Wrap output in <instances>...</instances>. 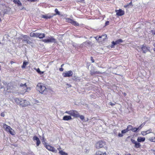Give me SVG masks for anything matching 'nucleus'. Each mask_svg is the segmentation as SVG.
Here are the masks:
<instances>
[{
  "label": "nucleus",
  "instance_id": "f257e3e1",
  "mask_svg": "<svg viewBox=\"0 0 155 155\" xmlns=\"http://www.w3.org/2000/svg\"><path fill=\"white\" fill-rule=\"evenodd\" d=\"M14 101L17 105L22 107H25L30 104L28 101L21 98H15Z\"/></svg>",
  "mask_w": 155,
  "mask_h": 155
},
{
  "label": "nucleus",
  "instance_id": "f03ea898",
  "mask_svg": "<svg viewBox=\"0 0 155 155\" xmlns=\"http://www.w3.org/2000/svg\"><path fill=\"white\" fill-rule=\"evenodd\" d=\"M37 90L40 93L42 94H45L47 92V89L45 85L41 83H38L36 86Z\"/></svg>",
  "mask_w": 155,
  "mask_h": 155
},
{
  "label": "nucleus",
  "instance_id": "7ed1b4c3",
  "mask_svg": "<svg viewBox=\"0 0 155 155\" xmlns=\"http://www.w3.org/2000/svg\"><path fill=\"white\" fill-rule=\"evenodd\" d=\"M65 113L67 114L74 118H78V117L79 113L76 110H71L68 111H66Z\"/></svg>",
  "mask_w": 155,
  "mask_h": 155
},
{
  "label": "nucleus",
  "instance_id": "20e7f679",
  "mask_svg": "<svg viewBox=\"0 0 155 155\" xmlns=\"http://www.w3.org/2000/svg\"><path fill=\"white\" fill-rule=\"evenodd\" d=\"M3 127L7 132L9 133L11 135H13L15 134L14 130L12 129L10 126H8L6 124H4Z\"/></svg>",
  "mask_w": 155,
  "mask_h": 155
},
{
  "label": "nucleus",
  "instance_id": "39448f33",
  "mask_svg": "<svg viewBox=\"0 0 155 155\" xmlns=\"http://www.w3.org/2000/svg\"><path fill=\"white\" fill-rule=\"evenodd\" d=\"M106 144V142L104 141L99 140L96 143L95 147L96 149H99L102 148Z\"/></svg>",
  "mask_w": 155,
  "mask_h": 155
},
{
  "label": "nucleus",
  "instance_id": "423d86ee",
  "mask_svg": "<svg viewBox=\"0 0 155 155\" xmlns=\"http://www.w3.org/2000/svg\"><path fill=\"white\" fill-rule=\"evenodd\" d=\"M56 41V39L52 36L48 37L47 39H44L42 40L43 42L47 43H55Z\"/></svg>",
  "mask_w": 155,
  "mask_h": 155
},
{
  "label": "nucleus",
  "instance_id": "0eeeda50",
  "mask_svg": "<svg viewBox=\"0 0 155 155\" xmlns=\"http://www.w3.org/2000/svg\"><path fill=\"white\" fill-rule=\"evenodd\" d=\"M107 38V35L106 34L102 35L99 36L98 37H96L95 38L99 42L102 43Z\"/></svg>",
  "mask_w": 155,
  "mask_h": 155
},
{
  "label": "nucleus",
  "instance_id": "6e6552de",
  "mask_svg": "<svg viewBox=\"0 0 155 155\" xmlns=\"http://www.w3.org/2000/svg\"><path fill=\"white\" fill-rule=\"evenodd\" d=\"M30 90V87H28L27 86L21 88L20 93L21 94H24L26 92H29Z\"/></svg>",
  "mask_w": 155,
  "mask_h": 155
},
{
  "label": "nucleus",
  "instance_id": "1a4fd4ad",
  "mask_svg": "<svg viewBox=\"0 0 155 155\" xmlns=\"http://www.w3.org/2000/svg\"><path fill=\"white\" fill-rule=\"evenodd\" d=\"M150 47L147 46L145 45H142L141 49L143 53H146L148 51H150Z\"/></svg>",
  "mask_w": 155,
  "mask_h": 155
},
{
  "label": "nucleus",
  "instance_id": "9d476101",
  "mask_svg": "<svg viewBox=\"0 0 155 155\" xmlns=\"http://www.w3.org/2000/svg\"><path fill=\"white\" fill-rule=\"evenodd\" d=\"M123 40L121 39H118L115 41H113L111 42L112 45L111 46V48H114V45L117 44H119L120 43L123 42Z\"/></svg>",
  "mask_w": 155,
  "mask_h": 155
},
{
  "label": "nucleus",
  "instance_id": "9b49d317",
  "mask_svg": "<svg viewBox=\"0 0 155 155\" xmlns=\"http://www.w3.org/2000/svg\"><path fill=\"white\" fill-rule=\"evenodd\" d=\"M73 74L72 71L70 70L62 74V76L65 77H71Z\"/></svg>",
  "mask_w": 155,
  "mask_h": 155
},
{
  "label": "nucleus",
  "instance_id": "f8f14e48",
  "mask_svg": "<svg viewBox=\"0 0 155 155\" xmlns=\"http://www.w3.org/2000/svg\"><path fill=\"white\" fill-rule=\"evenodd\" d=\"M22 37L23 38V41H25L27 44H30L32 43V42L29 40L28 39L29 37H28L27 35H23Z\"/></svg>",
  "mask_w": 155,
  "mask_h": 155
},
{
  "label": "nucleus",
  "instance_id": "ddd939ff",
  "mask_svg": "<svg viewBox=\"0 0 155 155\" xmlns=\"http://www.w3.org/2000/svg\"><path fill=\"white\" fill-rule=\"evenodd\" d=\"M67 21L68 22L71 23L75 26H78L79 25V24L78 23L70 18H68Z\"/></svg>",
  "mask_w": 155,
  "mask_h": 155
},
{
  "label": "nucleus",
  "instance_id": "4468645a",
  "mask_svg": "<svg viewBox=\"0 0 155 155\" xmlns=\"http://www.w3.org/2000/svg\"><path fill=\"white\" fill-rule=\"evenodd\" d=\"M115 12H116V15L118 16H121L124 14L125 12L124 11L121 9L116 10Z\"/></svg>",
  "mask_w": 155,
  "mask_h": 155
},
{
  "label": "nucleus",
  "instance_id": "2eb2a0df",
  "mask_svg": "<svg viewBox=\"0 0 155 155\" xmlns=\"http://www.w3.org/2000/svg\"><path fill=\"white\" fill-rule=\"evenodd\" d=\"M33 139L34 141H36V144L37 146H39L41 143L39 138L37 136H34L33 137Z\"/></svg>",
  "mask_w": 155,
  "mask_h": 155
},
{
  "label": "nucleus",
  "instance_id": "dca6fc26",
  "mask_svg": "<svg viewBox=\"0 0 155 155\" xmlns=\"http://www.w3.org/2000/svg\"><path fill=\"white\" fill-rule=\"evenodd\" d=\"M102 73L99 71H95L94 69H91L90 71V74L91 75L96 74H102Z\"/></svg>",
  "mask_w": 155,
  "mask_h": 155
},
{
  "label": "nucleus",
  "instance_id": "f3484780",
  "mask_svg": "<svg viewBox=\"0 0 155 155\" xmlns=\"http://www.w3.org/2000/svg\"><path fill=\"white\" fill-rule=\"evenodd\" d=\"M45 147L48 150L52 152H55L56 150L53 147L49 145H46Z\"/></svg>",
  "mask_w": 155,
  "mask_h": 155
},
{
  "label": "nucleus",
  "instance_id": "a211bd4d",
  "mask_svg": "<svg viewBox=\"0 0 155 155\" xmlns=\"http://www.w3.org/2000/svg\"><path fill=\"white\" fill-rule=\"evenodd\" d=\"M95 155H107V153L105 152L98 150L96 152Z\"/></svg>",
  "mask_w": 155,
  "mask_h": 155
},
{
  "label": "nucleus",
  "instance_id": "6ab92c4d",
  "mask_svg": "<svg viewBox=\"0 0 155 155\" xmlns=\"http://www.w3.org/2000/svg\"><path fill=\"white\" fill-rule=\"evenodd\" d=\"M72 119V117L71 116L69 115H65L63 117V120L65 121H68Z\"/></svg>",
  "mask_w": 155,
  "mask_h": 155
},
{
  "label": "nucleus",
  "instance_id": "aec40b11",
  "mask_svg": "<svg viewBox=\"0 0 155 155\" xmlns=\"http://www.w3.org/2000/svg\"><path fill=\"white\" fill-rule=\"evenodd\" d=\"M13 2L15 4H16L18 7L21 6L22 5V3L19 0H13Z\"/></svg>",
  "mask_w": 155,
  "mask_h": 155
},
{
  "label": "nucleus",
  "instance_id": "412c9836",
  "mask_svg": "<svg viewBox=\"0 0 155 155\" xmlns=\"http://www.w3.org/2000/svg\"><path fill=\"white\" fill-rule=\"evenodd\" d=\"M12 86L11 85V84H8L7 85V91L6 92L11 93L12 92Z\"/></svg>",
  "mask_w": 155,
  "mask_h": 155
},
{
  "label": "nucleus",
  "instance_id": "4be33fe9",
  "mask_svg": "<svg viewBox=\"0 0 155 155\" xmlns=\"http://www.w3.org/2000/svg\"><path fill=\"white\" fill-rule=\"evenodd\" d=\"M128 132V131L127 130V129L122 130L121 131V133H119L118 134V136L119 137H122L123 136V134H125Z\"/></svg>",
  "mask_w": 155,
  "mask_h": 155
},
{
  "label": "nucleus",
  "instance_id": "5701e85b",
  "mask_svg": "<svg viewBox=\"0 0 155 155\" xmlns=\"http://www.w3.org/2000/svg\"><path fill=\"white\" fill-rule=\"evenodd\" d=\"M37 35V37L40 39H42L45 37V34L44 33H38Z\"/></svg>",
  "mask_w": 155,
  "mask_h": 155
},
{
  "label": "nucleus",
  "instance_id": "b1692460",
  "mask_svg": "<svg viewBox=\"0 0 155 155\" xmlns=\"http://www.w3.org/2000/svg\"><path fill=\"white\" fill-rule=\"evenodd\" d=\"M145 139L144 137H138L137 139V141L138 142H144L145 140Z\"/></svg>",
  "mask_w": 155,
  "mask_h": 155
},
{
  "label": "nucleus",
  "instance_id": "393cba45",
  "mask_svg": "<svg viewBox=\"0 0 155 155\" xmlns=\"http://www.w3.org/2000/svg\"><path fill=\"white\" fill-rule=\"evenodd\" d=\"M53 17V16H51V15H42V18H45V19H49Z\"/></svg>",
  "mask_w": 155,
  "mask_h": 155
},
{
  "label": "nucleus",
  "instance_id": "a878e982",
  "mask_svg": "<svg viewBox=\"0 0 155 155\" xmlns=\"http://www.w3.org/2000/svg\"><path fill=\"white\" fill-rule=\"evenodd\" d=\"M29 63V62L26 61H23V65L21 66V68H25L27 65Z\"/></svg>",
  "mask_w": 155,
  "mask_h": 155
},
{
  "label": "nucleus",
  "instance_id": "bb28decb",
  "mask_svg": "<svg viewBox=\"0 0 155 155\" xmlns=\"http://www.w3.org/2000/svg\"><path fill=\"white\" fill-rule=\"evenodd\" d=\"M59 149L61 150V147H60L58 149V150H59V153L60 154H61V155H68L67 153L65 152H64L62 150H60Z\"/></svg>",
  "mask_w": 155,
  "mask_h": 155
},
{
  "label": "nucleus",
  "instance_id": "cd10ccee",
  "mask_svg": "<svg viewBox=\"0 0 155 155\" xmlns=\"http://www.w3.org/2000/svg\"><path fill=\"white\" fill-rule=\"evenodd\" d=\"M38 33H35L33 32H31L30 34V35L31 37H37V35Z\"/></svg>",
  "mask_w": 155,
  "mask_h": 155
},
{
  "label": "nucleus",
  "instance_id": "c85d7f7f",
  "mask_svg": "<svg viewBox=\"0 0 155 155\" xmlns=\"http://www.w3.org/2000/svg\"><path fill=\"white\" fill-rule=\"evenodd\" d=\"M135 143L134 144H135L134 147H135L138 148H139L141 146V145L139 143L137 142H135Z\"/></svg>",
  "mask_w": 155,
  "mask_h": 155
},
{
  "label": "nucleus",
  "instance_id": "c756f323",
  "mask_svg": "<svg viewBox=\"0 0 155 155\" xmlns=\"http://www.w3.org/2000/svg\"><path fill=\"white\" fill-rule=\"evenodd\" d=\"M133 126L131 125H128L127 128V129L128 131H130V130H132V129Z\"/></svg>",
  "mask_w": 155,
  "mask_h": 155
},
{
  "label": "nucleus",
  "instance_id": "7c9ffc66",
  "mask_svg": "<svg viewBox=\"0 0 155 155\" xmlns=\"http://www.w3.org/2000/svg\"><path fill=\"white\" fill-rule=\"evenodd\" d=\"M149 140L151 142H155V137H150Z\"/></svg>",
  "mask_w": 155,
  "mask_h": 155
},
{
  "label": "nucleus",
  "instance_id": "2f4dec72",
  "mask_svg": "<svg viewBox=\"0 0 155 155\" xmlns=\"http://www.w3.org/2000/svg\"><path fill=\"white\" fill-rule=\"evenodd\" d=\"M78 117H80V118L82 120H84V117L83 115H80L79 114H78Z\"/></svg>",
  "mask_w": 155,
  "mask_h": 155
},
{
  "label": "nucleus",
  "instance_id": "473e14b6",
  "mask_svg": "<svg viewBox=\"0 0 155 155\" xmlns=\"http://www.w3.org/2000/svg\"><path fill=\"white\" fill-rule=\"evenodd\" d=\"M137 130H138V129L137 128L133 127H132V131L134 132H136L137 131Z\"/></svg>",
  "mask_w": 155,
  "mask_h": 155
},
{
  "label": "nucleus",
  "instance_id": "72a5a7b5",
  "mask_svg": "<svg viewBox=\"0 0 155 155\" xmlns=\"http://www.w3.org/2000/svg\"><path fill=\"white\" fill-rule=\"evenodd\" d=\"M152 130L150 128L149 130H147L146 131V133H147V134H149L150 133H152Z\"/></svg>",
  "mask_w": 155,
  "mask_h": 155
},
{
  "label": "nucleus",
  "instance_id": "f704fd0d",
  "mask_svg": "<svg viewBox=\"0 0 155 155\" xmlns=\"http://www.w3.org/2000/svg\"><path fill=\"white\" fill-rule=\"evenodd\" d=\"M25 86H27L26 83H25L24 84L21 83L20 84V86L21 87V88L24 87H25Z\"/></svg>",
  "mask_w": 155,
  "mask_h": 155
},
{
  "label": "nucleus",
  "instance_id": "c9c22d12",
  "mask_svg": "<svg viewBox=\"0 0 155 155\" xmlns=\"http://www.w3.org/2000/svg\"><path fill=\"white\" fill-rule=\"evenodd\" d=\"M141 134L143 136H145L147 135V133H146V131H142L141 132Z\"/></svg>",
  "mask_w": 155,
  "mask_h": 155
},
{
  "label": "nucleus",
  "instance_id": "e433bc0d",
  "mask_svg": "<svg viewBox=\"0 0 155 155\" xmlns=\"http://www.w3.org/2000/svg\"><path fill=\"white\" fill-rule=\"evenodd\" d=\"M37 71L38 73H39L40 74H42L43 73V72H41L40 71L39 68H38Z\"/></svg>",
  "mask_w": 155,
  "mask_h": 155
},
{
  "label": "nucleus",
  "instance_id": "4c0bfd02",
  "mask_svg": "<svg viewBox=\"0 0 155 155\" xmlns=\"http://www.w3.org/2000/svg\"><path fill=\"white\" fill-rule=\"evenodd\" d=\"M55 12L56 13V14H58V15H59L60 14V12H59L58 11V10L57 9V8H56L55 10Z\"/></svg>",
  "mask_w": 155,
  "mask_h": 155
},
{
  "label": "nucleus",
  "instance_id": "58836bf2",
  "mask_svg": "<svg viewBox=\"0 0 155 155\" xmlns=\"http://www.w3.org/2000/svg\"><path fill=\"white\" fill-rule=\"evenodd\" d=\"M116 104V102H114V103H112V102H110L109 103V104H110V105L112 106L114 105L115 104Z\"/></svg>",
  "mask_w": 155,
  "mask_h": 155
},
{
  "label": "nucleus",
  "instance_id": "ea45409f",
  "mask_svg": "<svg viewBox=\"0 0 155 155\" xmlns=\"http://www.w3.org/2000/svg\"><path fill=\"white\" fill-rule=\"evenodd\" d=\"M151 32L152 35H155V31L154 30H152Z\"/></svg>",
  "mask_w": 155,
  "mask_h": 155
},
{
  "label": "nucleus",
  "instance_id": "a19ab883",
  "mask_svg": "<svg viewBox=\"0 0 155 155\" xmlns=\"http://www.w3.org/2000/svg\"><path fill=\"white\" fill-rule=\"evenodd\" d=\"M109 21H107L105 23V26H107L109 25Z\"/></svg>",
  "mask_w": 155,
  "mask_h": 155
},
{
  "label": "nucleus",
  "instance_id": "79ce46f5",
  "mask_svg": "<svg viewBox=\"0 0 155 155\" xmlns=\"http://www.w3.org/2000/svg\"><path fill=\"white\" fill-rule=\"evenodd\" d=\"M91 60L92 63L94 62V60L93 57H91Z\"/></svg>",
  "mask_w": 155,
  "mask_h": 155
},
{
  "label": "nucleus",
  "instance_id": "37998d69",
  "mask_svg": "<svg viewBox=\"0 0 155 155\" xmlns=\"http://www.w3.org/2000/svg\"><path fill=\"white\" fill-rule=\"evenodd\" d=\"M142 127V124L140 125L138 127H137L138 130L140 129Z\"/></svg>",
  "mask_w": 155,
  "mask_h": 155
},
{
  "label": "nucleus",
  "instance_id": "c03bdc74",
  "mask_svg": "<svg viewBox=\"0 0 155 155\" xmlns=\"http://www.w3.org/2000/svg\"><path fill=\"white\" fill-rule=\"evenodd\" d=\"M131 141L132 143L134 144L135 143V142H137V141H136L134 140L133 139H131Z\"/></svg>",
  "mask_w": 155,
  "mask_h": 155
},
{
  "label": "nucleus",
  "instance_id": "a18cd8bd",
  "mask_svg": "<svg viewBox=\"0 0 155 155\" xmlns=\"http://www.w3.org/2000/svg\"><path fill=\"white\" fill-rule=\"evenodd\" d=\"M59 70L60 71H63L64 70V69H63V68L61 67V68H59Z\"/></svg>",
  "mask_w": 155,
  "mask_h": 155
},
{
  "label": "nucleus",
  "instance_id": "49530a36",
  "mask_svg": "<svg viewBox=\"0 0 155 155\" xmlns=\"http://www.w3.org/2000/svg\"><path fill=\"white\" fill-rule=\"evenodd\" d=\"M76 0L78 2H82L83 1H84V0Z\"/></svg>",
  "mask_w": 155,
  "mask_h": 155
},
{
  "label": "nucleus",
  "instance_id": "de8ad7c7",
  "mask_svg": "<svg viewBox=\"0 0 155 155\" xmlns=\"http://www.w3.org/2000/svg\"><path fill=\"white\" fill-rule=\"evenodd\" d=\"M1 115L2 117H4L5 116V114L3 112L1 113Z\"/></svg>",
  "mask_w": 155,
  "mask_h": 155
},
{
  "label": "nucleus",
  "instance_id": "09e8293b",
  "mask_svg": "<svg viewBox=\"0 0 155 155\" xmlns=\"http://www.w3.org/2000/svg\"><path fill=\"white\" fill-rule=\"evenodd\" d=\"M129 6V5H128V4L126 5H124V7L125 8H127L128 6Z\"/></svg>",
  "mask_w": 155,
  "mask_h": 155
},
{
  "label": "nucleus",
  "instance_id": "8fccbe9b",
  "mask_svg": "<svg viewBox=\"0 0 155 155\" xmlns=\"http://www.w3.org/2000/svg\"><path fill=\"white\" fill-rule=\"evenodd\" d=\"M122 94H123L124 95V96H126V95H127V94H126V93H125V92L123 93Z\"/></svg>",
  "mask_w": 155,
  "mask_h": 155
},
{
  "label": "nucleus",
  "instance_id": "3c124183",
  "mask_svg": "<svg viewBox=\"0 0 155 155\" xmlns=\"http://www.w3.org/2000/svg\"><path fill=\"white\" fill-rule=\"evenodd\" d=\"M15 62H14L13 61H11L10 62L11 64H13V63H15Z\"/></svg>",
  "mask_w": 155,
  "mask_h": 155
},
{
  "label": "nucleus",
  "instance_id": "603ef678",
  "mask_svg": "<svg viewBox=\"0 0 155 155\" xmlns=\"http://www.w3.org/2000/svg\"><path fill=\"white\" fill-rule=\"evenodd\" d=\"M28 1L30 2H34L33 0H28Z\"/></svg>",
  "mask_w": 155,
  "mask_h": 155
},
{
  "label": "nucleus",
  "instance_id": "864d4df0",
  "mask_svg": "<svg viewBox=\"0 0 155 155\" xmlns=\"http://www.w3.org/2000/svg\"><path fill=\"white\" fill-rule=\"evenodd\" d=\"M128 5H132V2H130V3L128 4Z\"/></svg>",
  "mask_w": 155,
  "mask_h": 155
},
{
  "label": "nucleus",
  "instance_id": "5fc2aeb1",
  "mask_svg": "<svg viewBox=\"0 0 155 155\" xmlns=\"http://www.w3.org/2000/svg\"><path fill=\"white\" fill-rule=\"evenodd\" d=\"M39 0H33V2H35L36 1H38Z\"/></svg>",
  "mask_w": 155,
  "mask_h": 155
},
{
  "label": "nucleus",
  "instance_id": "6e6d98bb",
  "mask_svg": "<svg viewBox=\"0 0 155 155\" xmlns=\"http://www.w3.org/2000/svg\"><path fill=\"white\" fill-rule=\"evenodd\" d=\"M125 155H131V154L130 153L126 154Z\"/></svg>",
  "mask_w": 155,
  "mask_h": 155
},
{
  "label": "nucleus",
  "instance_id": "4d7b16f0",
  "mask_svg": "<svg viewBox=\"0 0 155 155\" xmlns=\"http://www.w3.org/2000/svg\"><path fill=\"white\" fill-rule=\"evenodd\" d=\"M23 1L25 2H26L27 1H28V0H23Z\"/></svg>",
  "mask_w": 155,
  "mask_h": 155
},
{
  "label": "nucleus",
  "instance_id": "13d9d810",
  "mask_svg": "<svg viewBox=\"0 0 155 155\" xmlns=\"http://www.w3.org/2000/svg\"><path fill=\"white\" fill-rule=\"evenodd\" d=\"M64 64H62L61 65V67H62L63 66H64Z\"/></svg>",
  "mask_w": 155,
  "mask_h": 155
},
{
  "label": "nucleus",
  "instance_id": "bf43d9fd",
  "mask_svg": "<svg viewBox=\"0 0 155 155\" xmlns=\"http://www.w3.org/2000/svg\"><path fill=\"white\" fill-rule=\"evenodd\" d=\"M24 7H22V8L21 9V10L23 9H24Z\"/></svg>",
  "mask_w": 155,
  "mask_h": 155
},
{
  "label": "nucleus",
  "instance_id": "052dcab7",
  "mask_svg": "<svg viewBox=\"0 0 155 155\" xmlns=\"http://www.w3.org/2000/svg\"><path fill=\"white\" fill-rule=\"evenodd\" d=\"M153 45V46H154L155 47V44H154Z\"/></svg>",
  "mask_w": 155,
  "mask_h": 155
},
{
  "label": "nucleus",
  "instance_id": "680f3d73",
  "mask_svg": "<svg viewBox=\"0 0 155 155\" xmlns=\"http://www.w3.org/2000/svg\"><path fill=\"white\" fill-rule=\"evenodd\" d=\"M1 70V66L0 65V70Z\"/></svg>",
  "mask_w": 155,
  "mask_h": 155
}]
</instances>
